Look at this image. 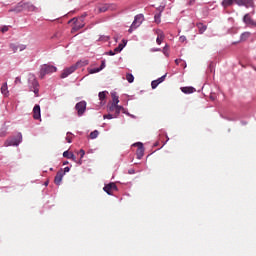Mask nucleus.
Returning a JSON list of instances; mask_svg holds the SVG:
<instances>
[{
  "instance_id": "f257e3e1",
  "label": "nucleus",
  "mask_w": 256,
  "mask_h": 256,
  "mask_svg": "<svg viewBox=\"0 0 256 256\" xmlns=\"http://www.w3.org/2000/svg\"><path fill=\"white\" fill-rule=\"evenodd\" d=\"M37 11V7L31 4V2H20L17 7L11 9L10 11H14L15 13H20V11Z\"/></svg>"
},
{
  "instance_id": "f03ea898",
  "label": "nucleus",
  "mask_w": 256,
  "mask_h": 256,
  "mask_svg": "<svg viewBox=\"0 0 256 256\" xmlns=\"http://www.w3.org/2000/svg\"><path fill=\"white\" fill-rule=\"evenodd\" d=\"M23 141V135L21 133L17 134V137L8 138L4 142V147H19Z\"/></svg>"
},
{
  "instance_id": "7ed1b4c3",
  "label": "nucleus",
  "mask_w": 256,
  "mask_h": 256,
  "mask_svg": "<svg viewBox=\"0 0 256 256\" xmlns=\"http://www.w3.org/2000/svg\"><path fill=\"white\" fill-rule=\"evenodd\" d=\"M28 86L30 91H33L35 97H39V82L35 78V75H30L28 79Z\"/></svg>"
},
{
  "instance_id": "20e7f679",
  "label": "nucleus",
  "mask_w": 256,
  "mask_h": 256,
  "mask_svg": "<svg viewBox=\"0 0 256 256\" xmlns=\"http://www.w3.org/2000/svg\"><path fill=\"white\" fill-rule=\"evenodd\" d=\"M57 67L49 64H44L40 69V78L44 79L45 75H51V73H56Z\"/></svg>"
},
{
  "instance_id": "39448f33",
  "label": "nucleus",
  "mask_w": 256,
  "mask_h": 256,
  "mask_svg": "<svg viewBox=\"0 0 256 256\" xmlns=\"http://www.w3.org/2000/svg\"><path fill=\"white\" fill-rule=\"evenodd\" d=\"M75 110L77 111L78 117H83L85 111H87V102L82 100L75 105Z\"/></svg>"
},
{
  "instance_id": "423d86ee",
  "label": "nucleus",
  "mask_w": 256,
  "mask_h": 256,
  "mask_svg": "<svg viewBox=\"0 0 256 256\" xmlns=\"http://www.w3.org/2000/svg\"><path fill=\"white\" fill-rule=\"evenodd\" d=\"M252 17H253V14L247 13L243 17V23H245V25H247L248 27H256V22L253 20Z\"/></svg>"
},
{
  "instance_id": "0eeeda50",
  "label": "nucleus",
  "mask_w": 256,
  "mask_h": 256,
  "mask_svg": "<svg viewBox=\"0 0 256 256\" xmlns=\"http://www.w3.org/2000/svg\"><path fill=\"white\" fill-rule=\"evenodd\" d=\"M75 71H77V64L65 68L61 74V79H67V76L75 73Z\"/></svg>"
},
{
  "instance_id": "6e6552de",
  "label": "nucleus",
  "mask_w": 256,
  "mask_h": 256,
  "mask_svg": "<svg viewBox=\"0 0 256 256\" xmlns=\"http://www.w3.org/2000/svg\"><path fill=\"white\" fill-rule=\"evenodd\" d=\"M143 20H144L143 14L136 15L132 23V27H134V29H137V27L141 26V23H143Z\"/></svg>"
},
{
  "instance_id": "1a4fd4ad",
  "label": "nucleus",
  "mask_w": 256,
  "mask_h": 256,
  "mask_svg": "<svg viewBox=\"0 0 256 256\" xmlns=\"http://www.w3.org/2000/svg\"><path fill=\"white\" fill-rule=\"evenodd\" d=\"M103 190L107 195H113V192L111 191H117V185L115 183H109L108 185H105Z\"/></svg>"
},
{
  "instance_id": "9d476101",
  "label": "nucleus",
  "mask_w": 256,
  "mask_h": 256,
  "mask_svg": "<svg viewBox=\"0 0 256 256\" xmlns=\"http://www.w3.org/2000/svg\"><path fill=\"white\" fill-rule=\"evenodd\" d=\"M234 3H236V5H239V7H251V5H253L252 0H234Z\"/></svg>"
},
{
  "instance_id": "9b49d317",
  "label": "nucleus",
  "mask_w": 256,
  "mask_h": 256,
  "mask_svg": "<svg viewBox=\"0 0 256 256\" xmlns=\"http://www.w3.org/2000/svg\"><path fill=\"white\" fill-rule=\"evenodd\" d=\"M33 118L35 120L41 119V106L39 104H36L33 108Z\"/></svg>"
},
{
  "instance_id": "f8f14e48",
  "label": "nucleus",
  "mask_w": 256,
  "mask_h": 256,
  "mask_svg": "<svg viewBox=\"0 0 256 256\" xmlns=\"http://www.w3.org/2000/svg\"><path fill=\"white\" fill-rule=\"evenodd\" d=\"M165 77H167V74L163 75L162 77L158 78L157 80H154L151 82L152 89H157L159 87L160 83H163L165 81Z\"/></svg>"
},
{
  "instance_id": "ddd939ff",
  "label": "nucleus",
  "mask_w": 256,
  "mask_h": 256,
  "mask_svg": "<svg viewBox=\"0 0 256 256\" xmlns=\"http://www.w3.org/2000/svg\"><path fill=\"white\" fill-rule=\"evenodd\" d=\"M156 33H157L156 43L157 45H161V43H163L165 39V34L161 30H157Z\"/></svg>"
},
{
  "instance_id": "4468645a",
  "label": "nucleus",
  "mask_w": 256,
  "mask_h": 256,
  "mask_svg": "<svg viewBox=\"0 0 256 256\" xmlns=\"http://www.w3.org/2000/svg\"><path fill=\"white\" fill-rule=\"evenodd\" d=\"M110 9H113V6L110 4H103L102 6H100L98 8V12L99 13H105L107 11H109Z\"/></svg>"
},
{
  "instance_id": "2eb2a0df",
  "label": "nucleus",
  "mask_w": 256,
  "mask_h": 256,
  "mask_svg": "<svg viewBox=\"0 0 256 256\" xmlns=\"http://www.w3.org/2000/svg\"><path fill=\"white\" fill-rule=\"evenodd\" d=\"M63 175V172H57L54 178L55 185H61V182L63 181Z\"/></svg>"
},
{
  "instance_id": "dca6fc26",
  "label": "nucleus",
  "mask_w": 256,
  "mask_h": 256,
  "mask_svg": "<svg viewBox=\"0 0 256 256\" xmlns=\"http://www.w3.org/2000/svg\"><path fill=\"white\" fill-rule=\"evenodd\" d=\"M63 157H65L66 159H72V161L77 163V157L75 156V154L69 153V151H64L63 152Z\"/></svg>"
},
{
  "instance_id": "f3484780",
  "label": "nucleus",
  "mask_w": 256,
  "mask_h": 256,
  "mask_svg": "<svg viewBox=\"0 0 256 256\" xmlns=\"http://www.w3.org/2000/svg\"><path fill=\"white\" fill-rule=\"evenodd\" d=\"M121 111H123V113H126V115H130L129 113L125 112V108H123V106H120V105H116V108L114 110L115 112V117H119Z\"/></svg>"
},
{
  "instance_id": "a211bd4d",
  "label": "nucleus",
  "mask_w": 256,
  "mask_h": 256,
  "mask_svg": "<svg viewBox=\"0 0 256 256\" xmlns=\"http://www.w3.org/2000/svg\"><path fill=\"white\" fill-rule=\"evenodd\" d=\"M112 107H117L119 105V96H117V93H112Z\"/></svg>"
},
{
  "instance_id": "6ab92c4d",
  "label": "nucleus",
  "mask_w": 256,
  "mask_h": 256,
  "mask_svg": "<svg viewBox=\"0 0 256 256\" xmlns=\"http://www.w3.org/2000/svg\"><path fill=\"white\" fill-rule=\"evenodd\" d=\"M181 91H182V93H185L186 95H189L191 93H195V88H193V87H182Z\"/></svg>"
},
{
  "instance_id": "aec40b11",
  "label": "nucleus",
  "mask_w": 256,
  "mask_h": 256,
  "mask_svg": "<svg viewBox=\"0 0 256 256\" xmlns=\"http://www.w3.org/2000/svg\"><path fill=\"white\" fill-rule=\"evenodd\" d=\"M197 28L199 29V33L203 34L205 31H207V25L203 23H198Z\"/></svg>"
},
{
  "instance_id": "412c9836",
  "label": "nucleus",
  "mask_w": 256,
  "mask_h": 256,
  "mask_svg": "<svg viewBox=\"0 0 256 256\" xmlns=\"http://www.w3.org/2000/svg\"><path fill=\"white\" fill-rule=\"evenodd\" d=\"M251 37V32H243L240 36V41H247Z\"/></svg>"
},
{
  "instance_id": "4be33fe9",
  "label": "nucleus",
  "mask_w": 256,
  "mask_h": 256,
  "mask_svg": "<svg viewBox=\"0 0 256 256\" xmlns=\"http://www.w3.org/2000/svg\"><path fill=\"white\" fill-rule=\"evenodd\" d=\"M1 93L2 95H9V90H8V87H7V83H4L1 87Z\"/></svg>"
},
{
  "instance_id": "5701e85b",
  "label": "nucleus",
  "mask_w": 256,
  "mask_h": 256,
  "mask_svg": "<svg viewBox=\"0 0 256 256\" xmlns=\"http://www.w3.org/2000/svg\"><path fill=\"white\" fill-rule=\"evenodd\" d=\"M137 145L139 146L138 148V159H141V157H143V143L139 142L137 143Z\"/></svg>"
},
{
  "instance_id": "b1692460",
  "label": "nucleus",
  "mask_w": 256,
  "mask_h": 256,
  "mask_svg": "<svg viewBox=\"0 0 256 256\" xmlns=\"http://www.w3.org/2000/svg\"><path fill=\"white\" fill-rule=\"evenodd\" d=\"M233 3H235V0H223L222 7H231Z\"/></svg>"
},
{
  "instance_id": "393cba45",
  "label": "nucleus",
  "mask_w": 256,
  "mask_h": 256,
  "mask_svg": "<svg viewBox=\"0 0 256 256\" xmlns=\"http://www.w3.org/2000/svg\"><path fill=\"white\" fill-rule=\"evenodd\" d=\"M83 27H85V24H79V22H75V25L72 28V32L79 31V29H83Z\"/></svg>"
},
{
  "instance_id": "a878e982",
  "label": "nucleus",
  "mask_w": 256,
  "mask_h": 256,
  "mask_svg": "<svg viewBox=\"0 0 256 256\" xmlns=\"http://www.w3.org/2000/svg\"><path fill=\"white\" fill-rule=\"evenodd\" d=\"M108 93H109V92H107V91L99 92V94H98L99 99H100L101 101H105V98L107 97Z\"/></svg>"
},
{
  "instance_id": "bb28decb",
  "label": "nucleus",
  "mask_w": 256,
  "mask_h": 256,
  "mask_svg": "<svg viewBox=\"0 0 256 256\" xmlns=\"http://www.w3.org/2000/svg\"><path fill=\"white\" fill-rule=\"evenodd\" d=\"M126 81H128V83H133L135 81V77L133 76V74L127 73L126 74Z\"/></svg>"
},
{
  "instance_id": "cd10ccee",
  "label": "nucleus",
  "mask_w": 256,
  "mask_h": 256,
  "mask_svg": "<svg viewBox=\"0 0 256 256\" xmlns=\"http://www.w3.org/2000/svg\"><path fill=\"white\" fill-rule=\"evenodd\" d=\"M124 48H125V44H119V45L114 49V51H115L116 53H121Z\"/></svg>"
},
{
  "instance_id": "c85d7f7f",
  "label": "nucleus",
  "mask_w": 256,
  "mask_h": 256,
  "mask_svg": "<svg viewBox=\"0 0 256 256\" xmlns=\"http://www.w3.org/2000/svg\"><path fill=\"white\" fill-rule=\"evenodd\" d=\"M97 137H99V131L94 130L90 133V139H97Z\"/></svg>"
},
{
  "instance_id": "c756f323",
  "label": "nucleus",
  "mask_w": 256,
  "mask_h": 256,
  "mask_svg": "<svg viewBox=\"0 0 256 256\" xmlns=\"http://www.w3.org/2000/svg\"><path fill=\"white\" fill-rule=\"evenodd\" d=\"M154 21L159 25L161 23V13H158L154 16Z\"/></svg>"
},
{
  "instance_id": "7c9ffc66",
  "label": "nucleus",
  "mask_w": 256,
  "mask_h": 256,
  "mask_svg": "<svg viewBox=\"0 0 256 256\" xmlns=\"http://www.w3.org/2000/svg\"><path fill=\"white\" fill-rule=\"evenodd\" d=\"M162 51L166 57H169V45L166 44Z\"/></svg>"
},
{
  "instance_id": "2f4dec72",
  "label": "nucleus",
  "mask_w": 256,
  "mask_h": 256,
  "mask_svg": "<svg viewBox=\"0 0 256 256\" xmlns=\"http://www.w3.org/2000/svg\"><path fill=\"white\" fill-rule=\"evenodd\" d=\"M115 114H106L103 116V119H116Z\"/></svg>"
},
{
  "instance_id": "473e14b6",
  "label": "nucleus",
  "mask_w": 256,
  "mask_h": 256,
  "mask_svg": "<svg viewBox=\"0 0 256 256\" xmlns=\"http://www.w3.org/2000/svg\"><path fill=\"white\" fill-rule=\"evenodd\" d=\"M71 135H73V133L67 132V136H66V141H67V143H72V137H71Z\"/></svg>"
},
{
  "instance_id": "72a5a7b5",
  "label": "nucleus",
  "mask_w": 256,
  "mask_h": 256,
  "mask_svg": "<svg viewBox=\"0 0 256 256\" xmlns=\"http://www.w3.org/2000/svg\"><path fill=\"white\" fill-rule=\"evenodd\" d=\"M110 37L109 36H105V35H102L99 37V41H104V42H107L109 41Z\"/></svg>"
},
{
  "instance_id": "f704fd0d",
  "label": "nucleus",
  "mask_w": 256,
  "mask_h": 256,
  "mask_svg": "<svg viewBox=\"0 0 256 256\" xmlns=\"http://www.w3.org/2000/svg\"><path fill=\"white\" fill-rule=\"evenodd\" d=\"M100 71H101V69H99V68H92L89 70V73L91 75H93L94 73H99Z\"/></svg>"
},
{
  "instance_id": "c9c22d12",
  "label": "nucleus",
  "mask_w": 256,
  "mask_h": 256,
  "mask_svg": "<svg viewBox=\"0 0 256 256\" xmlns=\"http://www.w3.org/2000/svg\"><path fill=\"white\" fill-rule=\"evenodd\" d=\"M10 49H12V51H14V53H17V51L19 50L18 46L15 44H10Z\"/></svg>"
},
{
  "instance_id": "e433bc0d",
  "label": "nucleus",
  "mask_w": 256,
  "mask_h": 256,
  "mask_svg": "<svg viewBox=\"0 0 256 256\" xmlns=\"http://www.w3.org/2000/svg\"><path fill=\"white\" fill-rule=\"evenodd\" d=\"M106 65H105V60L101 61V65L98 69H100V71H103V69H105Z\"/></svg>"
},
{
  "instance_id": "4c0bfd02",
  "label": "nucleus",
  "mask_w": 256,
  "mask_h": 256,
  "mask_svg": "<svg viewBox=\"0 0 256 256\" xmlns=\"http://www.w3.org/2000/svg\"><path fill=\"white\" fill-rule=\"evenodd\" d=\"M18 49H19V51H25V49H27V46L21 44V45H18Z\"/></svg>"
},
{
  "instance_id": "58836bf2",
  "label": "nucleus",
  "mask_w": 256,
  "mask_h": 256,
  "mask_svg": "<svg viewBox=\"0 0 256 256\" xmlns=\"http://www.w3.org/2000/svg\"><path fill=\"white\" fill-rule=\"evenodd\" d=\"M7 31H9V26H3V27L1 28V32H2V33H7Z\"/></svg>"
},
{
  "instance_id": "ea45409f",
  "label": "nucleus",
  "mask_w": 256,
  "mask_h": 256,
  "mask_svg": "<svg viewBox=\"0 0 256 256\" xmlns=\"http://www.w3.org/2000/svg\"><path fill=\"white\" fill-rule=\"evenodd\" d=\"M179 41H180V43H185V41H187V37H185V36H180V37H179Z\"/></svg>"
},
{
  "instance_id": "a19ab883",
  "label": "nucleus",
  "mask_w": 256,
  "mask_h": 256,
  "mask_svg": "<svg viewBox=\"0 0 256 256\" xmlns=\"http://www.w3.org/2000/svg\"><path fill=\"white\" fill-rule=\"evenodd\" d=\"M79 154H80V159H83V157H85V150L81 149L79 151Z\"/></svg>"
},
{
  "instance_id": "79ce46f5",
  "label": "nucleus",
  "mask_w": 256,
  "mask_h": 256,
  "mask_svg": "<svg viewBox=\"0 0 256 256\" xmlns=\"http://www.w3.org/2000/svg\"><path fill=\"white\" fill-rule=\"evenodd\" d=\"M150 51H151L152 53H156V52H158V51H161V48H152V49H150Z\"/></svg>"
},
{
  "instance_id": "37998d69",
  "label": "nucleus",
  "mask_w": 256,
  "mask_h": 256,
  "mask_svg": "<svg viewBox=\"0 0 256 256\" xmlns=\"http://www.w3.org/2000/svg\"><path fill=\"white\" fill-rule=\"evenodd\" d=\"M115 108L116 106H113V104H111L110 107L108 108V111L113 112L115 111Z\"/></svg>"
},
{
  "instance_id": "c03bdc74",
  "label": "nucleus",
  "mask_w": 256,
  "mask_h": 256,
  "mask_svg": "<svg viewBox=\"0 0 256 256\" xmlns=\"http://www.w3.org/2000/svg\"><path fill=\"white\" fill-rule=\"evenodd\" d=\"M117 52L114 50H110L109 52H107V55L113 56L115 55Z\"/></svg>"
},
{
  "instance_id": "a18cd8bd",
  "label": "nucleus",
  "mask_w": 256,
  "mask_h": 256,
  "mask_svg": "<svg viewBox=\"0 0 256 256\" xmlns=\"http://www.w3.org/2000/svg\"><path fill=\"white\" fill-rule=\"evenodd\" d=\"M14 83L18 85V83H21V77H16Z\"/></svg>"
},
{
  "instance_id": "49530a36",
  "label": "nucleus",
  "mask_w": 256,
  "mask_h": 256,
  "mask_svg": "<svg viewBox=\"0 0 256 256\" xmlns=\"http://www.w3.org/2000/svg\"><path fill=\"white\" fill-rule=\"evenodd\" d=\"M69 171H71V168H69V166H67V167H65L64 168V175H65V173H69Z\"/></svg>"
},
{
  "instance_id": "de8ad7c7",
  "label": "nucleus",
  "mask_w": 256,
  "mask_h": 256,
  "mask_svg": "<svg viewBox=\"0 0 256 256\" xmlns=\"http://www.w3.org/2000/svg\"><path fill=\"white\" fill-rule=\"evenodd\" d=\"M133 29H136V28L133 27V24H132L131 27L129 28L128 32H129V33H133Z\"/></svg>"
},
{
  "instance_id": "09e8293b",
  "label": "nucleus",
  "mask_w": 256,
  "mask_h": 256,
  "mask_svg": "<svg viewBox=\"0 0 256 256\" xmlns=\"http://www.w3.org/2000/svg\"><path fill=\"white\" fill-rule=\"evenodd\" d=\"M195 4V0H189L188 1V5H194Z\"/></svg>"
},
{
  "instance_id": "8fccbe9b",
  "label": "nucleus",
  "mask_w": 256,
  "mask_h": 256,
  "mask_svg": "<svg viewBox=\"0 0 256 256\" xmlns=\"http://www.w3.org/2000/svg\"><path fill=\"white\" fill-rule=\"evenodd\" d=\"M128 173H129V175H133V174L135 173V170H134V169H130V170L128 171Z\"/></svg>"
},
{
  "instance_id": "3c124183",
  "label": "nucleus",
  "mask_w": 256,
  "mask_h": 256,
  "mask_svg": "<svg viewBox=\"0 0 256 256\" xmlns=\"http://www.w3.org/2000/svg\"><path fill=\"white\" fill-rule=\"evenodd\" d=\"M175 63H176V65H179V63H181V60L176 59V60H175Z\"/></svg>"
},
{
  "instance_id": "603ef678",
  "label": "nucleus",
  "mask_w": 256,
  "mask_h": 256,
  "mask_svg": "<svg viewBox=\"0 0 256 256\" xmlns=\"http://www.w3.org/2000/svg\"><path fill=\"white\" fill-rule=\"evenodd\" d=\"M63 165H69V161L63 162Z\"/></svg>"
},
{
  "instance_id": "864d4df0",
  "label": "nucleus",
  "mask_w": 256,
  "mask_h": 256,
  "mask_svg": "<svg viewBox=\"0 0 256 256\" xmlns=\"http://www.w3.org/2000/svg\"><path fill=\"white\" fill-rule=\"evenodd\" d=\"M85 17H86V15L82 16V17L80 18V21H83V19H85Z\"/></svg>"
},
{
  "instance_id": "5fc2aeb1",
  "label": "nucleus",
  "mask_w": 256,
  "mask_h": 256,
  "mask_svg": "<svg viewBox=\"0 0 256 256\" xmlns=\"http://www.w3.org/2000/svg\"><path fill=\"white\" fill-rule=\"evenodd\" d=\"M123 43H124V45H127V41L126 40H123Z\"/></svg>"
},
{
  "instance_id": "6e6d98bb",
  "label": "nucleus",
  "mask_w": 256,
  "mask_h": 256,
  "mask_svg": "<svg viewBox=\"0 0 256 256\" xmlns=\"http://www.w3.org/2000/svg\"><path fill=\"white\" fill-rule=\"evenodd\" d=\"M78 163H79V165H81V163H82V162H81V159L79 160V162H78Z\"/></svg>"
},
{
  "instance_id": "4d7b16f0",
  "label": "nucleus",
  "mask_w": 256,
  "mask_h": 256,
  "mask_svg": "<svg viewBox=\"0 0 256 256\" xmlns=\"http://www.w3.org/2000/svg\"><path fill=\"white\" fill-rule=\"evenodd\" d=\"M72 21H75V18H72Z\"/></svg>"
}]
</instances>
